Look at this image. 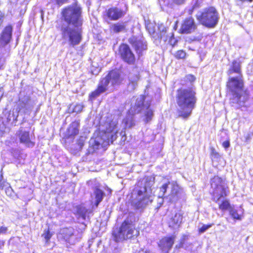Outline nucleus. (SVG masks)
<instances>
[{
  "label": "nucleus",
  "mask_w": 253,
  "mask_h": 253,
  "mask_svg": "<svg viewBox=\"0 0 253 253\" xmlns=\"http://www.w3.org/2000/svg\"><path fill=\"white\" fill-rule=\"evenodd\" d=\"M63 23L60 27V34L64 43H68L74 47L82 39V25L83 19L81 8L77 4L69 6L62 12Z\"/></svg>",
  "instance_id": "1"
},
{
  "label": "nucleus",
  "mask_w": 253,
  "mask_h": 253,
  "mask_svg": "<svg viewBox=\"0 0 253 253\" xmlns=\"http://www.w3.org/2000/svg\"><path fill=\"white\" fill-rule=\"evenodd\" d=\"M155 177L145 176L139 180L132 193V205L137 209H143L152 202L154 195L152 186Z\"/></svg>",
  "instance_id": "2"
},
{
  "label": "nucleus",
  "mask_w": 253,
  "mask_h": 253,
  "mask_svg": "<svg viewBox=\"0 0 253 253\" xmlns=\"http://www.w3.org/2000/svg\"><path fill=\"white\" fill-rule=\"evenodd\" d=\"M197 101L196 92L192 87L181 88L177 91L176 102L178 106V116L188 118L195 108Z\"/></svg>",
  "instance_id": "3"
},
{
  "label": "nucleus",
  "mask_w": 253,
  "mask_h": 253,
  "mask_svg": "<svg viewBox=\"0 0 253 253\" xmlns=\"http://www.w3.org/2000/svg\"><path fill=\"white\" fill-rule=\"evenodd\" d=\"M227 86L231 93L230 104L235 108H239L248 98L247 93L244 90L242 75L230 77Z\"/></svg>",
  "instance_id": "4"
},
{
  "label": "nucleus",
  "mask_w": 253,
  "mask_h": 253,
  "mask_svg": "<svg viewBox=\"0 0 253 253\" xmlns=\"http://www.w3.org/2000/svg\"><path fill=\"white\" fill-rule=\"evenodd\" d=\"M123 78L121 76L119 71L112 70L99 82L97 88L89 95V99L93 100L105 92L110 86L118 85L121 84Z\"/></svg>",
  "instance_id": "5"
},
{
  "label": "nucleus",
  "mask_w": 253,
  "mask_h": 253,
  "mask_svg": "<svg viewBox=\"0 0 253 253\" xmlns=\"http://www.w3.org/2000/svg\"><path fill=\"white\" fill-rule=\"evenodd\" d=\"M180 188L175 181H168L160 187L159 197L166 199L171 203L176 202L181 196Z\"/></svg>",
  "instance_id": "6"
},
{
  "label": "nucleus",
  "mask_w": 253,
  "mask_h": 253,
  "mask_svg": "<svg viewBox=\"0 0 253 253\" xmlns=\"http://www.w3.org/2000/svg\"><path fill=\"white\" fill-rule=\"evenodd\" d=\"M138 234L139 231L135 229L132 222L126 220L122 224L119 229L113 232V236L116 242H120L137 236Z\"/></svg>",
  "instance_id": "7"
},
{
  "label": "nucleus",
  "mask_w": 253,
  "mask_h": 253,
  "mask_svg": "<svg viewBox=\"0 0 253 253\" xmlns=\"http://www.w3.org/2000/svg\"><path fill=\"white\" fill-rule=\"evenodd\" d=\"M101 131L100 136L104 142L109 144L113 143L117 137L118 133V122L116 120H112L111 122H107L104 125L100 126Z\"/></svg>",
  "instance_id": "8"
},
{
  "label": "nucleus",
  "mask_w": 253,
  "mask_h": 253,
  "mask_svg": "<svg viewBox=\"0 0 253 253\" xmlns=\"http://www.w3.org/2000/svg\"><path fill=\"white\" fill-rule=\"evenodd\" d=\"M197 18L202 25L209 28L215 26L218 21V14L215 8L211 7L200 11L197 14Z\"/></svg>",
  "instance_id": "9"
},
{
  "label": "nucleus",
  "mask_w": 253,
  "mask_h": 253,
  "mask_svg": "<svg viewBox=\"0 0 253 253\" xmlns=\"http://www.w3.org/2000/svg\"><path fill=\"white\" fill-rule=\"evenodd\" d=\"M144 97L140 96L135 99V102L133 105H132L130 109L128 111V114L123 121L125 128H130L135 125L134 120V114L139 113L142 108L144 107L143 104Z\"/></svg>",
  "instance_id": "10"
},
{
  "label": "nucleus",
  "mask_w": 253,
  "mask_h": 253,
  "mask_svg": "<svg viewBox=\"0 0 253 253\" xmlns=\"http://www.w3.org/2000/svg\"><path fill=\"white\" fill-rule=\"evenodd\" d=\"M211 187L213 189V200L218 202L220 198L226 196V186L223 179L218 176H214L211 180Z\"/></svg>",
  "instance_id": "11"
},
{
  "label": "nucleus",
  "mask_w": 253,
  "mask_h": 253,
  "mask_svg": "<svg viewBox=\"0 0 253 253\" xmlns=\"http://www.w3.org/2000/svg\"><path fill=\"white\" fill-rule=\"evenodd\" d=\"M119 53L121 58L129 64H132L135 62V56L129 46L122 44L119 47Z\"/></svg>",
  "instance_id": "12"
},
{
  "label": "nucleus",
  "mask_w": 253,
  "mask_h": 253,
  "mask_svg": "<svg viewBox=\"0 0 253 253\" xmlns=\"http://www.w3.org/2000/svg\"><path fill=\"white\" fill-rule=\"evenodd\" d=\"M196 25L192 17L186 18L183 21L180 28V31L183 34H189L194 32L196 29Z\"/></svg>",
  "instance_id": "13"
},
{
  "label": "nucleus",
  "mask_w": 253,
  "mask_h": 253,
  "mask_svg": "<svg viewBox=\"0 0 253 253\" xmlns=\"http://www.w3.org/2000/svg\"><path fill=\"white\" fill-rule=\"evenodd\" d=\"M12 27L6 26L2 31L0 37V47H4L8 44L12 38Z\"/></svg>",
  "instance_id": "14"
},
{
  "label": "nucleus",
  "mask_w": 253,
  "mask_h": 253,
  "mask_svg": "<svg viewBox=\"0 0 253 253\" xmlns=\"http://www.w3.org/2000/svg\"><path fill=\"white\" fill-rule=\"evenodd\" d=\"M125 14V12L121 9L113 7L106 11V16L110 20H117L122 18Z\"/></svg>",
  "instance_id": "15"
},
{
  "label": "nucleus",
  "mask_w": 253,
  "mask_h": 253,
  "mask_svg": "<svg viewBox=\"0 0 253 253\" xmlns=\"http://www.w3.org/2000/svg\"><path fill=\"white\" fill-rule=\"evenodd\" d=\"M17 134L21 143L24 144L28 147H33L34 146L35 143L30 139L29 132L25 130L20 129L17 131Z\"/></svg>",
  "instance_id": "16"
},
{
  "label": "nucleus",
  "mask_w": 253,
  "mask_h": 253,
  "mask_svg": "<svg viewBox=\"0 0 253 253\" xmlns=\"http://www.w3.org/2000/svg\"><path fill=\"white\" fill-rule=\"evenodd\" d=\"M174 241V237H165L160 241L159 246L163 253H168Z\"/></svg>",
  "instance_id": "17"
},
{
  "label": "nucleus",
  "mask_w": 253,
  "mask_h": 253,
  "mask_svg": "<svg viewBox=\"0 0 253 253\" xmlns=\"http://www.w3.org/2000/svg\"><path fill=\"white\" fill-rule=\"evenodd\" d=\"M74 229L72 227L64 228L61 231V234L64 240L70 244H75L76 240L74 239Z\"/></svg>",
  "instance_id": "18"
},
{
  "label": "nucleus",
  "mask_w": 253,
  "mask_h": 253,
  "mask_svg": "<svg viewBox=\"0 0 253 253\" xmlns=\"http://www.w3.org/2000/svg\"><path fill=\"white\" fill-rule=\"evenodd\" d=\"M182 214L180 212L172 214L169 220V226L174 229L179 227L182 223Z\"/></svg>",
  "instance_id": "19"
},
{
  "label": "nucleus",
  "mask_w": 253,
  "mask_h": 253,
  "mask_svg": "<svg viewBox=\"0 0 253 253\" xmlns=\"http://www.w3.org/2000/svg\"><path fill=\"white\" fill-rule=\"evenodd\" d=\"M129 43L132 45L138 53H140L143 50L147 49L145 42L141 39L133 37L129 39Z\"/></svg>",
  "instance_id": "20"
},
{
  "label": "nucleus",
  "mask_w": 253,
  "mask_h": 253,
  "mask_svg": "<svg viewBox=\"0 0 253 253\" xmlns=\"http://www.w3.org/2000/svg\"><path fill=\"white\" fill-rule=\"evenodd\" d=\"M35 103L34 101H32L29 96H22L21 94L18 105L20 109L24 108L26 110L31 109Z\"/></svg>",
  "instance_id": "21"
},
{
  "label": "nucleus",
  "mask_w": 253,
  "mask_h": 253,
  "mask_svg": "<svg viewBox=\"0 0 253 253\" xmlns=\"http://www.w3.org/2000/svg\"><path fill=\"white\" fill-rule=\"evenodd\" d=\"M129 83L128 85V89L129 91L134 90L137 85V82L139 80V76L136 69L133 73H130L128 76Z\"/></svg>",
  "instance_id": "22"
},
{
  "label": "nucleus",
  "mask_w": 253,
  "mask_h": 253,
  "mask_svg": "<svg viewBox=\"0 0 253 253\" xmlns=\"http://www.w3.org/2000/svg\"><path fill=\"white\" fill-rule=\"evenodd\" d=\"M233 73L237 74V76L242 75L240 64L237 61L233 62L232 66L227 72V74L230 77L232 76Z\"/></svg>",
  "instance_id": "23"
},
{
  "label": "nucleus",
  "mask_w": 253,
  "mask_h": 253,
  "mask_svg": "<svg viewBox=\"0 0 253 253\" xmlns=\"http://www.w3.org/2000/svg\"><path fill=\"white\" fill-rule=\"evenodd\" d=\"M224 197H225L220 198L219 201H218L217 202H215L218 204L219 209L221 211H224L227 210H229V211L230 209L232 208L230 206V204L229 201L226 199H224Z\"/></svg>",
  "instance_id": "24"
},
{
  "label": "nucleus",
  "mask_w": 253,
  "mask_h": 253,
  "mask_svg": "<svg viewBox=\"0 0 253 253\" xmlns=\"http://www.w3.org/2000/svg\"><path fill=\"white\" fill-rule=\"evenodd\" d=\"M94 195H95V205L96 207L102 201L104 193L103 191L98 188H96L94 191Z\"/></svg>",
  "instance_id": "25"
},
{
  "label": "nucleus",
  "mask_w": 253,
  "mask_h": 253,
  "mask_svg": "<svg viewBox=\"0 0 253 253\" xmlns=\"http://www.w3.org/2000/svg\"><path fill=\"white\" fill-rule=\"evenodd\" d=\"M126 25L124 23H117L111 25L110 30L115 33H118L125 30Z\"/></svg>",
  "instance_id": "26"
},
{
  "label": "nucleus",
  "mask_w": 253,
  "mask_h": 253,
  "mask_svg": "<svg viewBox=\"0 0 253 253\" xmlns=\"http://www.w3.org/2000/svg\"><path fill=\"white\" fill-rule=\"evenodd\" d=\"M77 209V214L79 218H81L82 219L85 220L86 218V214L88 210L84 206H78L76 207Z\"/></svg>",
  "instance_id": "27"
},
{
  "label": "nucleus",
  "mask_w": 253,
  "mask_h": 253,
  "mask_svg": "<svg viewBox=\"0 0 253 253\" xmlns=\"http://www.w3.org/2000/svg\"><path fill=\"white\" fill-rule=\"evenodd\" d=\"M242 210L240 209L239 211L234 209L231 208L229 210L230 214L231 216L235 219L241 220V214L242 213Z\"/></svg>",
  "instance_id": "28"
},
{
  "label": "nucleus",
  "mask_w": 253,
  "mask_h": 253,
  "mask_svg": "<svg viewBox=\"0 0 253 253\" xmlns=\"http://www.w3.org/2000/svg\"><path fill=\"white\" fill-rule=\"evenodd\" d=\"M83 108H84V106L81 104H77L73 108H72L71 106L69 108V113L75 112L76 113H79L82 112Z\"/></svg>",
  "instance_id": "29"
},
{
  "label": "nucleus",
  "mask_w": 253,
  "mask_h": 253,
  "mask_svg": "<svg viewBox=\"0 0 253 253\" xmlns=\"http://www.w3.org/2000/svg\"><path fill=\"white\" fill-rule=\"evenodd\" d=\"M174 56L177 59H184L186 57V53L183 50H179L175 52Z\"/></svg>",
  "instance_id": "30"
},
{
  "label": "nucleus",
  "mask_w": 253,
  "mask_h": 253,
  "mask_svg": "<svg viewBox=\"0 0 253 253\" xmlns=\"http://www.w3.org/2000/svg\"><path fill=\"white\" fill-rule=\"evenodd\" d=\"M78 124L77 123H73L72 124V126L70 127V129H72L71 131V134L72 135H76L79 132V130L78 129Z\"/></svg>",
  "instance_id": "31"
},
{
  "label": "nucleus",
  "mask_w": 253,
  "mask_h": 253,
  "mask_svg": "<svg viewBox=\"0 0 253 253\" xmlns=\"http://www.w3.org/2000/svg\"><path fill=\"white\" fill-rule=\"evenodd\" d=\"M158 30L160 32V37L162 39L163 37L165 36V35L167 31L166 28L163 25V24H159L158 26Z\"/></svg>",
  "instance_id": "32"
},
{
  "label": "nucleus",
  "mask_w": 253,
  "mask_h": 253,
  "mask_svg": "<svg viewBox=\"0 0 253 253\" xmlns=\"http://www.w3.org/2000/svg\"><path fill=\"white\" fill-rule=\"evenodd\" d=\"M153 116V111L149 109V108H147V111L145 112V116L146 121L147 122L151 120L152 117Z\"/></svg>",
  "instance_id": "33"
},
{
  "label": "nucleus",
  "mask_w": 253,
  "mask_h": 253,
  "mask_svg": "<svg viewBox=\"0 0 253 253\" xmlns=\"http://www.w3.org/2000/svg\"><path fill=\"white\" fill-rule=\"evenodd\" d=\"M211 157L212 160L217 159L219 157V154L214 148L211 149Z\"/></svg>",
  "instance_id": "34"
},
{
  "label": "nucleus",
  "mask_w": 253,
  "mask_h": 253,
  "mask_svg": "<svg viewBox=\"0 0 253 253\" xmlns=\"http://www.w3.org/2000/svg\"><path fill=\"white\" fill-rule=\"evenodd\" d=\"M188 239V236L187 235H183L182 238L180 240V244L178 246L176 245V248H183L184 247V244L185 241Z\"/></svg>",
  "instance_id": "35"
},
{
  "label": "nucleus",
  "mask_w": 253,
  "mask_h": 253,
  "mask_svg": "<svg viewBox=\"0 0 253 253\" xmlns=\"http://www.w3.org/2000/svg\"><path fill=\"white\" fill-rule=\"evenodd\" d=\"M42 236L45 239L46 242H48L51 237V234L49 230L45 231Z\"/></svg>",
  "instance_id": "36"
},
{
  "label": "nucleus",
  "mask_w": 253,
  "mask_h": 253,
  "mask_svg": "<svg viewBox=\"0 0 253 253\" xmlns=\"http://www.w3.org/2000/svg\"><path fill=\"white\" fill-rule=\"evenodd\" d=\"M68 0H50V2L60 6L67 2Z\"/></svg>",
  "instance_id": "37"
},
{
  "label": "nucleus",
  "mask_w": 253,
  "mask_h": 253,
  "mask_svg": "<svg viewBox=\"0 0 253 253\" xmlns=\"http://www.w3.org/2000/svg\"><path fill=\"white\" fill-rule=\"evenodd\" d=\"M211 226V225H203L201 228L199 229V233H203L207 230Z\"/></svg>",
  "instance_id": "38"
},
{
  "label": "nucleus",
  "mask_w": 253,
  "mask_h": 253,
  "mask_svg": "<svg viewBox=\"0 0 253 253\" xmlns=\"http://www.w3.org/2000/svg\"><path fill=\"white\" fill-rule=\"evenodd\" d=\"M146 28L150 34H154L155 33V29L153 27L152 24H149L146 26Z\"/></svg>",
  "instance_id": "39"
},
{
  "label": "nucleus",
  "mask_w": 253,
  "mask_h": 253,
  "mask_svg": "<svg viewBox=\"0 0 253 253\" xmlns=\"http://www.w3.org/2000/svg\"><path fill=\"white\" fill-rule=\"evenodd\" d=\"M100 138L98 137V138L97 139H91L90 140V144H93V143H95V145L96 147H98L100 144H101V142L100 141H99V139Z\"/></svg>",
  "instance_id": "40"
},
{
  "label": "nucleus",
  "mask_w": 253,
  "mask_h": 253,
  "mask_svg": "<svg viewBox=\"0 0 253 253\" xmlns=\"http://www.w3.org/2000/svg\"><path fill=\"white\" fill-rule=\"evenodd\" d=\"M7 230V228L5 226L0 227V234H6Z\"/></svg>",
  "instance_id": "41"
},
{
  "label": "nucleus",
  "mask_w": 253,
  "mask_h": 253,
  "mask_svg": "<svg viewBox=\"0 0 253 253\" xmlns=\"http://www.w3.org/2000/svg\"><path fill=\"white\" fill-rule=\"evenodd\" d=\"M222 146L225 149H227L230 146V142L229 141H225L222 143Z\"/></svg>",
  "instance_id": "42"
},
{
  "label": "nucleus",
  "mask_w": 253,
  "mask_h": 253,
  "mask_svg": "<svg viewBox=\"0 0 253 253\" xmlns=\"http://www.w3.org/2000/svg\"><path fill=\"white\" fill-rule=\"evenodd\" d=\"M187 79L190 82H193L195 80V77L191 75H189L187 76Z\"/></svg>",
  "instance_id": "43"
},
{
  "label": "nucleus",
  "mask_w": 253,
  "mask_h": 253,
  "mask_svg": "<svg viewBox=\"0 0 253 253\" xmlns=\"http://www.w3.org/2000/svg\"><path fill=\"white\" fill-rule=\"evenodd\" d=\"M185 0H173V1L178 4H182L184 2Z\"/></svg>",
  "instance_id": "44"
},
{
  "label": "nucleus",
  "mask_w": 253,
  "mask_h": 253,
  "mask_svg": "<svg viewBox=\"0 0 253 253\" xmlns=\"http://www.w3.org/2000/svg\"><path fill=\"white\" fill-rule=\"evenodd\" d=\"M120 135L122 136V139L125 137H126V133H125V131H123V130H122L121 131V132H120Z\"/></svg>",
  "instance_id": "45"
},
{
  "label": "nucleus",
  "mask_w": 253,
  "mask_h": 253,
  "mask_svg": "<svg viewBox=\"0 0 253 253\" xmlns=\"http://www.w3.org/2000/svg\"><path fill=\"white\" fill-rule=\"evenodd\" d=\"M4 242L0 240V249L4 246Z\"/></svg>",
  "instance_id": "46"
},
{
  "label": "nucleus",
  "mask_w": 253,
  "mask_h": 253,
  "mask_svg": "<svg viewBox=\"0 0 253 253\" xmlns=\"http://www.w3.org/2000/svg\"><path fill=\"white\" fill-rule=\"evenodd\" d=\"M3 65V60L2 58L0 57V68L2 67Z\"/></svg>",
  "instance_id": "47"
},
{
  "label": "nucleus",
  "mask_w": 253,
  "mask_h": 253,
  "mask_svg": "<svg viewBox=\"0 0 253 253\" xmlns=\"http://www.w3.org/2000/svg\"><path fill=\"white\" fill-rule=\"evenodd\" d=\"M199 6L197 5V4H195L194 5H193V9H194L195 8H196L197 7H198Z\"/></svg>",
  "instance_id": "48"
},
{
  "label": "nucleus",
  "mask_w": 253,
  "mask_h": 253,
  "mask_svg": "<svg viewBox=\"0 0 253 253\" xmlns=\"http://www.w3.org/2000/svg\"><path fill=\"white\" fill-rule=\"evenodd\" d=\"M3 178V176H2V174H0V181H1V180Z\"/></svg>",
  "instance_id": "49"
}]
</instances>
